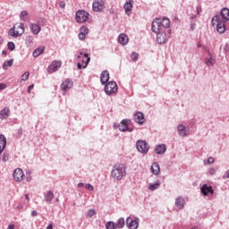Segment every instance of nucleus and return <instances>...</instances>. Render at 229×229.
I'll use <instances>...</instances> for the list:
<instances>
[{
    "label": "nucleus",
    "instance_id": "obj_1",
    "mask_svg": "<svg viewBox=\"0 0 229 229\" xmlns=\"http://www.w3.org/2000/svg\"><path fill=\"white\" fill-rule=\"evenodd\" d=\"M171 26V21H169V18L164 17L161 18H156L151 24V31L153 33H157L160 30L162 31H167V28Z\"/></svg>",
    "mask_w": 229,
    "mask_h": 229
},
{
    "label": "nucleus",
    "instance_id": "obj_2",
    "mask_svg": "<svg viewBox=\"0 0 229 229\" xmlns=\"http://www.w3.org/2000/svg\"><path fill=\"white\" fill-rule=\"evenodd\" d=\"M111 176L114 180L120 182L122 178H124V176H126V165L119 164L113 166L111 171Z\"/></svg>",
    "mask_w": 229,
    "mask_h": 229
},
{
    "label": "nucleus",
    "instance_id": "obj_3",
    "mask_svg": "<svg viewBox=\"0 0 229 229\" xmlns=\"http://www.w3.org/2000/svg\"><path fill=\"white\" fill-rule=\"evenodd\" d=\"M77 60L81 63L77 64V68L79 70L81 69H87V65L90 64V56L89 55V53H85V50H81L77 55ZM81 64H85V65H81Z\"/></svg>",
    "mask_w": 229,
    "mask_h": 229
},
{
    "label": "nucleus",
    "instance_id": "obj_4",
    "mask_svg": "<svg viewBox=\"0 0 229 229\" xmlns=\"http://www.w3.org/2000/svg\"><path fill=\"white\" fill-rule=\"evenodd\" d=\"M211 22L213 26L216 24V31H218V33L223 34L225 33V31H226V27L225 26V24H226V21L221 20L219 15H215L212 18Z\"/></svg>",
    "mask_w": 229,
    "mask_h": 229
},
{
    "label": "nucleus",
    "instance_id": "obj_5",
    "mask_svg": "<svg viewBox=\"0 0 229 229\" xmlns=\"http://www.w3.org/2000/svg\"><path fill=\"white\" fill-rule=\"evenodd\" d=\"M154 33L157 35L156 40L157 44H165V40L171 37L172 30L171 29H168L167 30H158Z\"/></svg>",
    "mask_w": 229,
    "mask_h": 229
},
{
    "label": "nucleus",
    "instance_id": "obj_6",
    "mask_svg": "<svg viewBox=\"0 0 229 229\" xmlns=\"http://www.w3.org/2000/svg\"><path fill=\"white\" fill-rule=\"evenodd\" d=\"M105 88L104 90L106 96H112V94H115L117 90H119V87H117V82L111 81L106 84H104Z\"/></svg>",
    "mask_w": 229,
    "mask_h": 229
},
{
    "label": "nucleus",
    "instance_id": "obj_7",
    "mask_svg": "<svg viewBox=\"0 0 229 229\" xmlns=\"http://www.w3.org/2000/svg\"><path fill=\"white\" fill-rule=\"evenodd\" d=\"M136 148L139 153H142V155H148V152L149 151V145L143 140H139L136 142Z\"/></svg>",
    "mask_w": 229,
    "mask_h": 229
},
{
    "label": "nucleus",
    "instance_id": "obj_8",
    "mask_svg": "<svg viewBox=\"0 0 229 229\" xmlns=\"http://www.w3.org/2000/svg\"><path fill=\"white\" fill-rule=\"evenodd\" d=\"M90 14L85 11V10H79L76 12L75 13V21L76 22H87V21H89V16Z\"/></svg>",
    "mask_w": 229,
    "mask_h": 229
},
{
    "label": "nucleus",
    "instance_id": "obj_9",
    "mask_svg": "<svg viewBox=\"0 0 229 229\" xmlns=\"http://www.w3.org/2000/svg\"><path fill=\"white\" fill-rule=\"evenodd\" d=\"M200 192L202 196H214V188L207 183L200 187Z\"/></svg>",
    "mask_w": 229,
    "mask_h": 229
},
{
    "label": "nucleus",
    "instance_id": "obj_10",
    "mask_svg": "<svg viewBox=\"0 0 229 229\" xmlns=\"http://www.w3.org/2000/svg\"><path fill=\"white\" fill-rule=\"evenodd\" d=\"M126 225L129 229H137L139 228V217H135L134 219L131 216H128L126 218Z\"/></svg>",
    "mask_w": 229,
    "mask_h": 229
},
{
    "label": "nucleus",
    "instance_id": "obj_11",
    "mask_svg": "<svg viewBox=\"0 0 229 229\" xmlns=\"http://www.w3.org/2000/svg\"><path fill=\"white\" fill-rule=\"evenodd\" d=\"M60 67H62V61H53L52 64L47 68V72L53 74V72H56Z\"/></svg>",
    "mask_w": 229,
    "mask_h": 229
},
{
    "label": "nucleus",
    "instance_id": "obj_12",
    "mask_svg": "<svg viewBox=\"0 0 229 229\" xmlns=\"http://www.w3.org/2000/svg\"><path fill=\"white\" fill-rule=\"evenodd\" d=\"M13 178L15 182H22V178H24V172L21 168H16L13 171Z\"/></svg>",
    "mask_w": 229,
    "mask_h": 229
},
{
    "label": "nucleus",
    "instance_id": "obj_13",
    "mask_svg": "<svg viewBox=\"0 0 229 229\" xmlns=\"http://www.w3.org/2000/svg\"><path fill=\"white\" fill-rule=\"evenodd\" d=\"M105 8V2L103 0H94L92 4L93 12H101Z\"/></svg>",
    "mask_w": 229,
    "mask_h": 229
},
{
    "label": "nucleus",
    "instance_id": "obj_14",
    "mask_svg": "<svg viewBox=\"0 0 229 229\" xmlns=\"http://www.w3.org/2000/svg\"><path fill=\"white\" fill-rule=\"evenodd\" d=\"M133 117L137 124L142 125L144 123H146V118H144V114L142 112L134 113Z\"/></svg>",
    "mask_w": 229,
    "mask_h": 229
},
{
    "label": "nucleus",
    "instance_id": "obj_15",
    "mask_svg": "<svg viewBox=\"0 0 229 229\" xmlns=\"http://www.w3.org/2000/svg\"><path fill=\"white\" fill-rule=\"evenodd\" d=\"M131 123V120L130 119L122 120V123H120L117 125V128L120 131H128V126H130Z\"/></svg>",
    "mask_w": 229,
    "mask_h": 229
},
{
    "label": "nucleus",
    "instance_id": "obj_16",
    "mask_svg": "<svg viewBox=\"0 0 229 229\" xmlns=\"http://www.w3.org/2000/svg\"><path fill=\"white\" fill-rule=\"evenodd\" d=\"M73 85H74V82H72V80L66 79L64 81L62 82L61 89L65 92L66 90L72 89Z\"/></svg>",
    "mask_w": 229,
    "mask_h": 229
},
{
    "label": "nucleus",
    "instance_id": "obj_17",
    "mask_svg": "<svg viewBox=\"0 0 229 229\" xmlns=\"http://www.w3.org/2000/svg\"><path fill=\"white\" fill-rule=\"evenodd\" d=\"M109 80H110V73L108 72V70H104L100 74L101 85H106Z\"/></svg>",
    "mask_w": 229,
    "mask_h": 229
},
{
    "label": "nucleus",
    "instance_id": "obj_18",
    "mask_svg": "<svg viewBox=\"0 0 229 229\" xmlns=\"http://www.w3.org/2000/svg\"><path fill=\"white\" fill-rule=\"evenodd\" d=\"M167 151V146L165 144H158L155 147L156 155H164Z\"/></svg>",
    "mask_w": 229,
    "mask_h": 229
},
{
    "label": "nucleus",
    "instance_id": "obj_19",
    "mask_svg": "<svg viewBox=\"0 0 229 229\" xmlns=\"http://www.w3.org/2000/svg\"><path fill=\"white\" fill-rule=\"evenodd\" d=\"M175 207L179 209L182 210L185 207V198L179 196L175 199Z\"/></svg>",
    "mask_w": 229,
    "mask_h": 229
},
{
    "label": "nucleus",
    "instance_id": "obj_20",
    "mask_svg": "<svg viewBox=\"0 0 229 229\" xmlns=\"http://www.w3.org/2000/svg\"><path fill=\"white\" fill-rule=\"evenodd\" d=\"M177 131L180 137H187V135H189V131H187V127L183 124L177 126Z\"/></svg>",
    "mask_w": 229,
    "mask_h": 229
},
{
    "label": "nucleus",
    "instance_id": "obj_21",
    "mask_svg": "<svg viewBox=\"0 0 229 229\" xmlns=\"http://www.w3.org/2000/svg\"><path fill=\"white\" fill-rule=\"evenodd\" d=\"M220 15L222 17L220 19V21H224V22H228V21H229V9L226 8V7H224L221 10Z\"/></svg>",
    "mask_w": 229,
    "mask_h": 229
},
{
    "label": "nucleus",
    "instance_id": "obj_22",
    "mask_svg": "<svg viewBox=\"0 0 229 229\" xmlns=\"http://www.w3.org/2000/svg\"><path fill=\"white\" fill-rule=\"evenodd\" d=\"M30 30L33 35H38L42 31V28L37 23H30Z\"/></svg>",
    "mask_w": 229,
    "mask_h": 229
},
{
    "label": "nucleus",
    "instance_id": "obj_23",
    "mask_svg": "<svg viewBox=\"0 0 229 229\" xmlns=\"http://www.w3.org/2000/svg\"><path fill=\"white\" fill-rule=\"evenodd\" d=\"M208 56L209 57L205 58L204 62H205L207 67H212L213 65L216 64V59H214L212 53H208Z\"/></svg>",
    "mask_w": 229,
    "mask_h": 229
},
{
    "label": "nucleus",
    "instance_id": "obj_24",
    "mask_svg": "<svg viewBox=\"0 0 229 229\" xmlns=\"http://www.w3.org/2000/svg\"><path fill=\"white\" fill-rule=\"evenodd\" d=\"M10 117V108L4 107L0 111V119L1 121H4V119H8Z\"/></svg>",
    "mask_w": 229,
    "mask_h": 229
},
{
    "label": "nucleus",
    "instance_id": "obj_25",
    "mask_svg": "<svg viewBox=\"0 0 229 229\" xmlns=\"http://www.w3.org/2000/svg\"><path fill=\"white\" fill-rule=\"evenodd\" d=\"M150 172L152 173V174L158 176V174H160V165H158V163L157 162L153 163L150 167Z\"/></svg>",
    "mask_w": 229,
    "mask_h": 229
},
{
    "label": "nucleus",
    "instance_id": "obj_26",
    "mask_svg": "<svg viewBox=\"0 0 229 229\" xmlns=\"http://www.w3.org/2000/svg\"><path fill=\"white\" fill-rule=\"evenodd\" d=\"M128 40L129 38L124 33L120 34L118 37L119 44H121L122 46H126L128 44Z\"/></svg>",
    "mask_w": 229,
    "mask_h": 229
},
{
    "label": "nucleus",
    "instance_id": "obj_27",
    "mask_svg": "<svg viewBox=\"0 0 229 229\" xmlns=\"http://www.w3.org/2000/svg\"><path fill=\"white\" fill-rule=\"evenodd\" d=\"M6 148V137L4 135L0 134V155L4 151V148Z\"/></svg>",
    "mask_w": 229,
    "mask_h": 229
},
{
    "label": "nucleus",
    "instance_id": "obj_28",
    "mask_svg": "<svg viewBox=\"0 0 229 229\" xmlns=\"http://www.w3.org/2000/svg\"><path fill=\"white\" fill-rule=\"evenodd\" d=\"M54 198H55V193L53 192V191H48L45 194V201L47 203H51V201H53Z\"/></svg>",
    "mask_w": 229,
    "mask_h": 229
},
{
    "label": "nucleus",
    "instance_id": "obj_29",
    "mask_svg": "<svg viewBox=\"0 0 229 229\" xmlns=\"http://www.w3.org/2000/svg\"><path fill=\"white\" fill-rule=\"evenodd\" d=\"M133 8V4H131V1L129 0L126 2L123 5V9L125 10V13L128 15L129 13H131V10Z\"/></svg>",
    "mask_w": 229,
    "mask_h": 229
},
{
    "label": "nucleus",
    "instance_id": "obj_30",
    "mask_svg": "<svg viewBox=\"0 0 229 229\" xmlns=\"http://www.w3.org/2000/svg\"><path fill=\"white\" fill-rule=\"evenodd\" d=\"M45 49L46 47H38L32 52V55L34 56V58H38V56H40V55L44 53Z\"/></svg>",
    "mask_w": 229,
    "mask_h": 229
},
{
    "label": "nucleus",
    "instance_id": "obj_31",
    "mask_svg": "<svg viewBox=\"0 0 229 229\" xmlns=\"http://www.w3.org/2000/svg\"><path fill=\"white\" fill-rule=\"evenodd\" d=\"M160 188V181L157 180L155 183H149L148 186V191H157Z\"/></svg>",
    "mask_w": 229,
    "mask_h": 229
},
{
    "label": "nucleus",
    "instance_id": "obj_32",
    "mask_svg": "<svg viewBox=\"0 0 229 229\" xmlns=\"http://www.w3.org/2000/svg\"><path fill=\"white\" fill-rule=\"evenodd\" d=\"M114 224L116 225L117 229H122V228H124V225H126V221L124 220V217H120Z\"/></svg>",
    "mask_w": 229,
    "mask_h": 229
},
{
    "label": "nucleus",
    "instance_id": "obj_33",
    "mask_svg": "<svg viewBox=\"0 0 229 229\" xmlns=\"http://www.w3.org/2000/svg\"><path fill=\"white\" fill-rule=\"evenodd\" d=\"M20 19H21L23 22H28L30 21V14L27 11H21L20 14Z\"/></svg>",
    "mask_w": 229,
    "mask_h": 229
},
{
    "label": "nucleus",
    "instance_id": "obj_34",
    "mask_svg": "<svg viewBox=\"0 0 229 229\" xmlns=\"http://www.w3.org/2000/svg\"><path fill=\"white\" fill-rule=\"evenodd\" d=\"M13 65V59H10L9 61H5L3 64L2 68L4 69V71H6L8 67H12Z\"/></svg>",
    "mask_w": 229,
    "mask_h": 229
},
{
    "label": "nucleus",
    "instance_id": "obj_35",
    "mask_svg": "<svg viewBox=\"0 0 229 229\" xmlns=\"http://www.w3.org/2000/svg\"><path fill=\"white\" fill-rule=\"evenodd\" d=\"M106 229H117V226H116V225L114 224V221H108L106 224Z\"/></svg>",
    "mask_w": 229,
    "mask_h": 229
},
{
    "label": "nucleus",
    "instance_id": "obj_36",
    "mask_svg": "<svg viewBox=\"0 0 229 229\" xmlns=\"http://www.w3.org/2000/svg\"><path fill=\"white\" fill-rule=\"evenodd\" d=\"M80 33H82V35H89V28L87 26H82L80 29Z\"/></svg>",
    "mask_w": 229,
    "mask_h": 229
},
{
    "label": "nucleus",
    "instance_id": "obj_37",
    "mask_svg": "<svg viewBox=\"0 0 229 229\" xmlns=\"http://www.w3.org/2000/svg\"><path fill=\"white\" fill-rule=\"evenodd\" d=\"M7 47H8L9 51H15V43L9 41L7 43Z\"/></svg>",
    "mask_w": 229,
    "mask_h": 229
},
{
    "label": "nucleus",
    "instance_id": "obj_38",
    "mask_svg": "<svg viewBox=\"0 0 229 229\" xmlns=\"http://www.w3.org/2000/svg\"><path fill=\"white\" fill-rule=\"evenodd\" d=\"M96 209H89L87 212V217H92L93 216H96Z\"/></svg>",
    "mask_w": 229,
    "mask_h": 229
},
{
    "label": "nucleus",
    "instance_id": "obj_39",
    "mask_svg": "<svg viewBox=\"0 0 229 229\" xmlns=\"http://www.w3.org/2000/svg\"><path fill=\"white\" fill-rule=\"evenodd\" d=\"M131 60H132V62H137V60H139V54L132 52L131 55Z\"/></svg>",
    "mask_w": 229,
    "mask_h": 229
},
{
    "label": "nucleus",
    "instance_id": "obj_40",
    "mask_svg": "<svg viewBox=\"0 0 229 229\" xmlns=\"http://www.w3.org/2000/svg\"><path fill=\"white\" fill-rule=\"evenodd\" d=\"M33 40H34V38L31 35H28L25 38L26 44H31L33 42Z\"/></svg>",
    "mask_w": 229,
    "mask_h": 229
},
{
    "label": "nucleus",
    "instance_id": "obj_41",
    "mask_svg": "<svg viewBox=\"0 0 229 229\" xmlns=\"http://www.w3.org/2000/svg\"><path fill=\"white\" fill-rule=\"evenodd\" d=\"M30 78V72H25L21 76V81H26Z\"/></svg>",
    "mask_w": 229,
    "mask_h": 229
},
{
    "label": "nucleus",
    "instance_id": "obj_42",
    "mask_svg": "<svg viewBox=\"0 0 229 229\" xmlns=\"http://www.w3.org/2000/svg\"><path fill=\"white\" fill-rule=\"evenodd\" d=\"M26 208H28L26 204L25 205L24 204H19L17 206V210H26Z\"/></svg>",
    "mask_w": 229,
    "mask_h": 229
},
{
    "label": "nucleus",
    "instance_id": "obj_43",
    "mask_svg": "<svg viewBox=\"0 0 229 229\" xmlns=\"http://www.w3.org/2000/svg\"><path fill=\"white\" fill-rule=\"evenodd\" d=\"M9 35L15 38V27H13L12 29L9 30Z\"/></svg>",
    "mask_w": 229,
    "mask_h": 229
},
{
    "label": "nucleus",
    "instance_id": "obj_44",
    "mask_svg": "<svg viewBox=\"0 0 229 229\" xmlns=\"http://www.w3.org/2000/svg\"><path fill=\"white\" fill-rule=\"evenodd\" d=\"M23 33H24V30H21V32H19V30H14V38H18V37H21Z\"/></svg>",
    "mask_w": 229,
    "mask_h": 229
},
{
    "label": "nucleus",
    "instance_id": "obj_45",
    "mask_svg": "<svg viewBox=\"0 0 229 229\" xmlns=\"http://www.w3.org/2000/svg\"><path fill=\"white\" fill-rule=\"evenodd\" d=\"M85 189H87V191H94V186H92V184L90 183H86L85 184Z\"/></svg>",
    "mask_w": 229,
    "mask_h": 229
},
{
    "label": "nucleus",
    "instance_id": "obj_46",
    "mask_svg": "<svg viewBox=\"0 0 229 229\" xmlns=\"http://www.w3.org/2000/svg\"><path fill=\"white\" fill-rule=\"evenodd\" d=\"M8 158H9L8 153L4 152L2 157L3 162H8Z\"/></svg>",
    "mask_w": 229,
    "mask_h": 229
},
{
    "label": "nucleus",
    "instance_id": "obj_47",
    "mask_svg": "<svg viewBox=\"0 0 229 229\" xmlns=\"http://www.w3.org/2000/svg\"><path fill=\"white\" fill-rule=\"evenodd\" d=\"M204 164L207 165V164H214V157H209L207 161H204Z\"/></svg>",
    "mask_w": 229,
    "mask_h": 229
},
{
    "label": "nucleus",
    "instance_id": "obj_48",
    "mask_svg": "<svg viewBox=\"0 0 229 229\" xmlns=\"http://www.w3.org/2000/svg\"><path fill=\"white\" fill-rule=\"evenodd\" d=\"M208 174H210V176H214V174H216V168L214 167L209 168Z\"/></svg>",
    "mask_w": 229,
    "mask_h": 229
},
{
    "label": "nucleus",
    "instance_id": "obj_49",
    "mask_svg": "<svg viewBox=\"0 0 229 229\" xmlns=\"http://www.w3.org/2000/svg\"><path fill=\"white\" fill-rule=\"evenodd\" d=\"M34 87H35V85H33V84H31L28 87V89H27L28 94H30L31 92V90H33Z\"/></svg>",
    "mask_w": 229,
    "mask_h": 229
},
{
    "label": "nucleus",
    "instance_id": "obj_50",
    "mask_svg": "<svg viewBox=\"0 0 229 229\" xmlns=\"http://www.w3.org/2000/svg\"><path fill=\"white\" fill-rule=\"evenodd\" d=\"M223 180H226V178H229V170H227L225 174L222 176Z\"/></svg>",
    "mask_w": 229,
    "mask_h": 229
},
{
    "label": "nucleus",
    "instance_id": "obj_51",
    "mask_svg": "<svg viewBox=\"0 0 229 229\" xmlns=\"http://www.w3.org/2000/svg\"><path fill=\"white\" fill-rule=\"evenodd\" d=\"M6 87L7 86L5 83H3V82L0 83V90H4L6 89Z\"/></svg>",
    "mask_w": 229,
    "mask_h": 229
},
{
    "label": "nucleus",
    "instance_id": "obj_52",
    "mask_svg": "<svg viewBox=\"0 0 229 229\" xmlns=\"http://www.w3.org/2000/svg\"><path fill=\"white\" fill-rule=\"evenodd\" d=\"M87 37L85 34H82L81 32L79 33V38L80 40H83Z\"/></svg>",
    "mask_w": 229,
    "mask_h": 229
},
{
    "label": "nucleus",
    "instance_id": "obj_53",
    "mask_svg": "<svg viewBox=\"0 0 229 229\" xmlns=\"http://www.w3.org/2000/svg\"><path fill=\"white\" fill-rule=\"evenodd\" d=\"M190 30H191V31H194V30H196V23H191V27H190Z\"/></svg>",
    "mask_w": 229,
    "mask_h": 229
},
{
    "label": "nucleus",
    "instance_id": "obj_54",
    "mask_svg": "<svg viewBox=\"0 0 229 229\" xmlns=\"http://www.w3.org/2000/svg\"><path fill=\"white\" fill-rule=\"evenodd\" d=\"M31 216H32V217H37V216H38V212H37V210H33L31 212Z\"/></svg>",
    "mask_w": 229,
    "mask_h": 229
},
{
    "label": "nucleus",
    "instance_id": "obj_55",
    "mask_svg": "<svg viewBox=\"0 0 229 229\" xmlns=\"http://www.w3.org/2000/svg\"><path fill=\"white\" fill-rule=\"evenodd\" d=\"M29 175L26 177L27 182H31V172H28Z\"/></svg>",
    "mask_w": 229,
    "mask_h": 229
},
{
    "label": "nucleus",
    "instance_id": "obj_56",
    "mask_svg": "<svg viewBox=\"0 0 229 229\" xmlns=\"http://www.w3.org/2000/svg\"><path fill=\"white\" fill-rule=\"evenodd\" d=\"M18 28H19L20 30H22V31H23V33H24V23H20L19 26H18Z\"/></svg>",
    "mask_w": 229,
    "mask_h": 229
},
{
    "label": "nucleus",
    "instance_id": "obj_57",
    "mask_svg": "<svg viewBox=\"0 0 229 229\" xmlns=\"http://www.w3.org/2000/svg\"><path fill=\"white\" fill-rule=\"evenodd\" d=\"M7 229H15V225L10 224L7 227Z\"/></svg>",
    "mask_w": 229,
    "mask_h": 229
},
{
    "label": "nucleus",
    "instance_id": "obj_58",
    "mask_svg": "<svg viewBox=\"0 0 229 229\" xmlns=\"http://www.w3.org/2000/svg\"><path fill=\"white\" fill-rule=\"evenodd\" d=\"M59 6L60 8H65V2H60Z\"/></svg>",
    "mask_w": 229,
    "mask_h": 229
},
{
    "label": "nucleus",
    "instance_id": "obj_59",
    "mask_svg": "<svg viewBox=\"0 0 229 229\" xmlns=\"http://www.w3.org/2000/svg\"><path fill=\"white\" fill-rule=\"evenodd\" d=\"M196 10H197V14L199 15V13H201V8L199 6H197Z\"/></svg>",
    "mask_w": 229,
    "mask_h": 229
},
{
    "label": "nucleus",
    "instance_id": "obj_60",
    "mask_svg": "<svg viewBox=\"0 0 229 229\" xmlns=\"http://www.w3.org/2000/svg\"><path fill=\"white\" fill-rule=\"evenodd\" d=\"M224 51H225V53H228V51H229V46L228 45H225V47H224Z\"/></svg>",
    "mask_w": 229,
    "mask_h": 229
},
{
    "label": "nucleus",
    "instance_id": "obj_61",
    "mask_svg": "<svg viewBox=\"0 0 229 229\" xmlns=\"http://www.w3.org/2000/svg\"><path fill=\"white\" fill-rule=\"evenodd\" d=\"M127 131H129V133H131L133 131V128L127 127Z\"/></svg>",
    "mask_w": 229,
    "mask_h": 229
},
{
    "label": "nucleus",
    "instance_id": "obj_62",
    "mask_svg": "<svg viewBox=\"0 0 229 229\" xmlns=\"http://www.w3.org/2000/svg\"><path fill=\"white\" fill-rule=\"evenodd\" d=\"M78 187L79 188L85 187V184L83 182H79Z\"/></svg>",
    "mask_w": 229,
    "mask_h": 229
},
{
    "label": "nucleus",
    "instance_id": "obj_63",
    "mask_svg": "<svg viewBox=\"0 0 229 229\" xmlns=\"http://www.w3.org/2000/svg\"><path fill=\"white\" fill-rule=\"evenodd\" d=\"M25 199H27V201H30V194H25Z\"/></svg>",
    "mask_w": 229,
    "mask_h": 229
},
{
    "label": "nucleus",
    "instance_id": "obj_64",
    "mask_svg": "<svg viewBox=\"0 0 229 229\" xmlns=\"http://www.w3.org/2000/svg\"><path fill=\"white\" fill-rule=\"evenodd\" d=\"M47 229H53V224H50L47 226Z\"/></svg>",
    "mask_w": 229,
    "mask_h": 229
}]
</instances>
